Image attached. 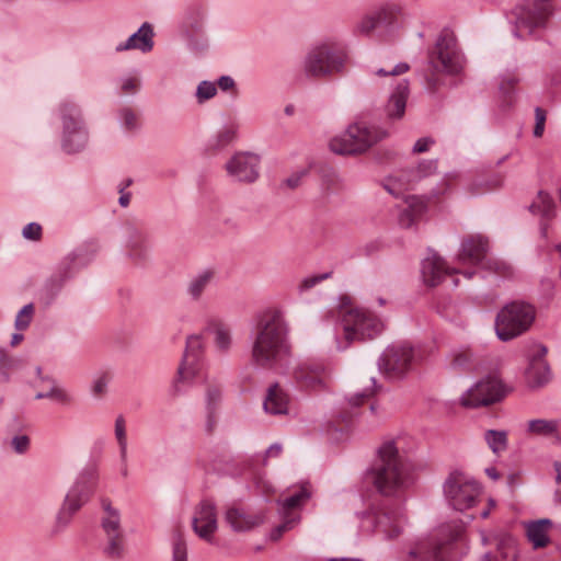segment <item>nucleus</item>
Segmentation results:
<instances>
[{"instance_id": "42", "label": "nucleus", "mask_w": 561, "mask_h": 561, "mask_svg": "<svg viewBox=\"0 0 561 561\" xmlns=\"http://www.w3.org/2000/svg\"><path fill=\"white\" fill-rule=\"evenodd\" d=\"M484 438L494 454H499L507 447V433L505 431L489 430L485 432Z\"/></svg>"}, {"instance_id": "61", "label": "nucleus", "mask_w": 561, "mask_h": 561, "mask_svg": "<svg viewBox=\"0 0 561 561\" xmlns=\"http://www.w3.org/2000/svg\"><path fill=\"white\" fill-rule=\"evenodd\" d=\"M107 383H108V378L106 375H100L94 381H93V385H92V393L95 396V397H101L103 396L105 392H106V388H107Z\"/></svg>"}, {"instance_id": "27", "label": "nucleus", "mask_w": 561, "mask_h": 561, "mask_svg": "<svg viewBox=\"0 0 561 561\" xmlns=\"http://www.w3.org/2000/svg\"><path fill=\"white\" fill-rule=\"evenodd\" d=\"M153 28L148 22L142 23L137 32L131 34L126 42L116 46V51L138 49L142 53H149L153 48Z\"/></svg>"}, {"instance_id": "45", "label": "nucleus", "mask_w": 561, "mask_h": 561, "mask_svg": "<svg viewBox=\"0 0 561 561\" xmlns=\"http://www.w3.org/2000/svg\"><path fill=\"white\" fill-rule=\"evenodd\" d=\"M310 497V492L306 488H301L298 492L287 496L282 502V510L284 512L299 507Z\"/></svg>"}, {"instance_id": "36", "label": "nucleus", "mask_w": 561, "mask_h": 561, "mask_svg": "<svg viewBox=\"0 0 561 561\" xmlns=\"http://www.w3.org/2000/svg\"><path fill=\"white\" fill-rule=\"evenodd\" d=\"M534 215H539L542 220H551L556 216V203L547 192L539 191L537 197L529 206Z\"/></svg>"}, {"instance_id": "49", "label": "nucleus", "mask_w": 561, "mask_h": 561, "mask_svg": "<svg viewBox=\"0 0 561 561\" xmlns=\"http://www.w3.org/2000/svg\"><path fill=\"white\" fill-rule=\"evenodd\" d=\"M234 138H236V131L230 128H225L217 134V136L215 138V142L211 144V147L215 150H220V149L225 148L226 146H228L229 144H231Z\"/></svg>"}, {"instance_id": "1", "label": "nucleus", "mask_w": 561, "mask_h": 561, "mask_svg": "<svg viewBox=\"0 0 561 561\" xmlns=\"http://www.w3.org/2000/svg\"><path fill=\"white\" fill-rule=\"evenodd\" d=\"M290 355L289 325L279 310L260 314L251 331V360L263 369L283 365Z\"/></svg>"}, {"instance_id": "8", "label": "nucleus", "mask_w": 561, "mask_h": 561, "mask_svg": "<svg viewBox=\"0 0 561 561\" xmlns=\"http://www.w3.org/2000/svg\"><path fill=\"white\" fill-rule=\"evenodd\" d=\"M386 136L385 130L375 126L354 124L344 134L330 141V149L339 154H357L366 151Z\"/></svg>"}, {"instance_id": "59", "label": "nucleus", "mask_w": 561, "mask_h": 561, "mask_svg": "<svg viewBox=\"0 0 561 561\" xmlns=\"http://www.w3.org/2000/svg\"><path fill=\"white\" fill-rule=\"evenodd\" d=\"M41 234L42 227L37 222H30L22 230V236L28 240L36 241L41 238Z\"/></svg>"}, {"instance_id": "47", "label": "nucleus", "mask_w": 561, "mask_h": 561, "mask_svg": "<svg viewBox=\"0 0 561 561\" xmlns=\"http://www.w3.org/2000/svg\"><path fill=\"white\" fill-rule=\"evenodd\" d=\"M217 93L216 84L211 81L204 80L199 82L196 89V98L198 103H204L205 101L210 100Z\"/></svg>"}, {"instance_id": "60", "label": "nucleus", "mask_w": 561, "mask_h": 561, "mask_svg": "<svg viewBox=\"0 0 561 561\" xmlns=\"http://www.w3.org/2000/svg\"><path fill=\"white\" fill-rule=\"evenodd\" d=\"M409 69H410V66L407 62H399L391 70H386L383 68H379L378 70H376L375 73L380 77L399 76V75L407 72Z\"/></svg>"}, {"instance_id": "16", "label": "nucleus", "mask_w": 561, "mask_h": 561, "mask_svg": "<svg viewBox=\"0 0 561 561\" xmlns=\"http://www.w3.org/2000/svg\"><path fill=\"white\" fill-rule=\"evenodd\" d=\"M505 396V389L501 380L488 377L478 381L461 397V404L466 408L488 407Z\"/></svg>"}, {"instance_id": "25", "label": "nucleus", "mask_w": 561, "mask_h": 561, "mask_svg": "<svg viewBox=\"0 0 561 561\" xmlns=\"http://www.w3.org/2000/svg\"><path fill=\"white\" fill-rule=\"evenodd\" d=\"M290 397L278 383L268 386L263 401V409L267 414L287 415L289 413Z\"/></svg>"}, {"instance_id": "48", "label": "nucleus", "mask_w": 561, "mask_h": 561, "mask_svg": "<svg viewBox=\"0 0 561 561\" xmlns=\"http://www.w3.org/2000/svg\"><path fill=\"white\" fill-rule=\"evenodd\" d=\"M383 188L390 193L391 195L398 197L400 194L405 191L404 184H403V178L401 175L397 176H389L386 179V181L382 184Z\"/></svg>"}, {"instance_id": "31", "label": "nucleus", "mask_w": 561, "mask_h": 561, "mask_svg": "<svg viewBox=\"0 0 561 561\" xmlns=\"http://www.w3.org/2000/svg\"><path fill=\"white\" fill-rule=\"evenodd\" d=\"M407 208L399 216V224L403 228H410L427 210V203L423 197L410 195L405 199Z\"/></svg>"}, {"instance_id": "4", "label": "nucleus", "mask_w": 561, "mask_h": 561, "mask_svg": "<svg viewBox=\"0 0 561 561\" xmlns=\"http://www.w3.org/2000/svg\"><path fill=\"white\" fill-rule=\"evenodd\" d=\"M461 68V55L457 50L454 37L447 33L440 34L428 56L426 89L435 92L442 84L440 73L456 75Z\"/></svg>"}, {"instance_id": "54", "label": "nucleus", "mask_w": 561, "mask_h": 561, "mask_svg": "<svg viewBox=\"0 0 561 561\" xmlns=\"http://www.w3.org/2000/svg\"><path fill=\"white\" fill-rule=\"evenodd\" d=\"M370 382L373 383V388H366L362 392L355 393L351 399H348L350 408L359 407L365 399H368L375 393L376 379L374 377L370 378Z\"/></svg>"}, {"instance_id": "21", "label": "nucleus", "mask_w": 561, "mask_h": 561, "mask_svg": "<svg viewBox=\"0 0 561 561\" xmlns=\"http://www.w3.org/2000/svg\"><path fill=\"white\" fill-rule=\"evenodd\" d=\"M192 527L199 538L211 542L218 528L216 505L213 501L204 499L198 503L192 518Z\"/></svg>"}, {"instance_id": "40", "label": "nucleus", "mask_w": 561, "mask_h": 561, "mask_svg": "<svg viewBox=\"0 0 561 561\" xmlns=\"http://www.w3.org/2000/svg\"><path fill=\"white\" fill-rule=\"evenodd\" d=\"M214 342L217 350L221 353H227L231 345L232 339L229 328L224 323H215L213 325Z\"/></svg>"}, {"instance_id": "18", "label": "nucleus", "mask_w": 561, "mask_h": 561, "mask_svg": "<svg viewBox=\"0 0 561 561\" xmlns=\"http://www.w3.org/2000/svg\"><path fill=\"white\" fill-rule=\"evenodd\" d=\"M203 341L201 335H191L186 340V348L183 360L178 368V378L171 387L172 396L181 392L179 383L192 378L196 373V366L202 357Z\"/></svg>"}, {"instance_id": "62", "label": "nucleus", "mask_w": 561, "mask_h": 561, "mask_svg": "<svg viewBox=\"0 0 561 561\" xmlns=\"http://www.w3.org/2000/svg\"><path fill=\"white\" fill-rule=\"evenodd\" d=\"M308 174V170L307 169H304V170H300L294 174H291L290 176H288L286 180H285V184L287 187L291 188V190H295L297 188L301 182H302V179Z\"/></svg>"}, {"instance_id": "53", "label": "nucleus", "mask_w": 561, "mask_h": 561, "mask_svg": "<svg viewBox=\"0 0 561 561\" xmlns=\"http://www.w3.org/2000/svg\"><path fill=\"white\" fill-rule=\"evenodd\" d=\"M121 121L125 129L135 130L138 128L137 116L130 107H124L119 111Z\"/></svg>"}, {"instance_id": "13", "label": "nucleus", "mask_w": 561, "mask_h": 561, "mask_svg": "<svg viewBox=\"0 0 561 561\" xmlns=\"http://www.w3.org/2000/svg\"><path fill=\"white\" fill-rule=\"evenodd\" d=\"M375 531L386 539L397 538L405 524V516L398 502L383 500L370 506Z\"/></svg>"}, {"instance_id": "43", "label": "nucleus", "mask_w": 561, "mask_h": 561, "mask_svg": "<svg viewBox=\"0 0 561 561\" xmlns=\"http://www.w3.org/2000/svg\"><path fill=\"white\" fill-rule=\"evenodd\" d=\"M115 437L119 447L121 461L125 463L127 457V436L126 423L123 415H118L115 420Z\"/></svg>"}, {"instance_id": "12", "label": "nucleus", "mask_w": 561, "mask_h": 561, "mask_svg": "<svg viewBox=\"0 0 561 561\" xmlns=\"http://www.w3.org/2000/svg\"><path fill=\"white\" fill-rule=\"evenodd\" d=\"M96 480L98 473L94 468H87L79 474L75 484L67 493L62 507L57 515L58 525L65 527L69 524L72 515L90 499Z\"/></svg>"}, {"instance_id": "2", "label": "nucleus", "mask_w": 561, "mask_h": 561, "mask_svg": "<svg viewBox=\"0 0 561 561\" xmlns=\"http://www.w3.org/2000/svg\"><path fill=\"white\" fill-rule=\"evenodd\" d=\"M367 479L382 496H397L412 483L411 465L400 455L393 440L385 442L367 472Z\"/></svg>"}, {"instance_id": "20", "label": "nucleus", "mask_w": 561, "mask_h": 561, "mask_svg": "<svg viewBox=\"0 0 561 561\" xmlns=\"http://www.w3.org/2000/svg\"><path fill=\"white\" fill-rule=\"evenodd\" d=\"M260 158L251 152H238L226 163L228 174L238 182L253 183L259 178Z\"/></svg>"}, {"instance_id": "14", "label": "nucleus", "mask_w": 561, "mask_h": 561, "mask_svg": "<svg viewBox=\"0 0 561 561\" xmlns=\"http://www.w3.org/2000/svg\"><path fill=\"white\" fill-rule=\"evenodd\" d=\"M415 359L413 347L393 344L385 350L378 359V367L389 378H400L411 368Z\"/></svg>"}, {"instance_id": "6", "label": "nucleus", "mask_w": 561, "mask_h": 561, "mask_svg": "<svg viewBox=\"0 0 561 561\" xmlns=\"http://www.w3.org/2000/svg\"><path fill=\"white\" fill-rule=\"evenodd\" d=\"M59 116L62 125L61 147L67 153H77L88 144L89 135L80 106L71 101L59 105Z\"/></svg>"}, {"instance_id": "64", "label": "nucleus", "mask_w": 561, "mask_h": 561, "mask_svg": "<svg viewBox=\"0 0 561 561\" xmlns=\"http://www.w3.org/2000/svg\"><path fill=\"white\" fill-rule=\"evenodd\" d=\"M140 87V81L137 78H126L123 80L122 83V91L124 93H134L136 92Z\"/></svg>"}, {"instance_id": "10", "label": "nucleus", "mask_w": 561, "mask_h": 561, "mask_svg": "<svg viewBox=\"0 0 561 561\" xmlns=\"http://www.w3.org/2000/svg\"><path fill=\"white\" fill-rule=\"evenodd\" d=\"M552 14L551 0H525L513 10L514 36L523 38V32L531 35L537 28H545Z\"/></svg>"}, {"instance_id": "44", "label": "nucleus", "mask_w": 561, "mask_h": 561, "mask_svg": "<svg viewBox=\"0 0 561 561\" xmlns=\"http://www.w3.org/2000/svg\"><path fill=\"white\" fill-rule=\"evenodd\" d=\"M35 313V307L32 302L25 305L16 314L14 320V328L18 331H24L26 330L34 317Z\"/></svg>"}, {"instance_id": "51", "label": "nucleus", "mask_w": 561, "mask_h": 561, "mask_svg": "<svg viewBox=\"0 0 561 561\" xmlns=\"http://www.w3.org/2000/svg\"><path fill=\"white\" fill-rule=\"evenodd\" d=\"M375 31H378V28L375 23L374 14L363 18L355 27V33L358 35L369 36Z\"/></svg>"}, {"instance_id": "24", "label": "nucleus", "mask_w": 561, "mask_h": 561, "mask_svg": "<svg viewBox=\"0 0 561 561\" xmlns=\"http://www.w3.org/2000/svg\"><path fill=\"white\" fill-rule=\"evenodd\" d=\"M125 231L127 237L126 250L128 257L137 264L145 263L149 257L146 233L133 224H128Z\"/></svg>"}, {"instance_id": "17", "label": "nucleus", "mask_w": 561, "mask_h": 561, "mask_svg": "<svg viewBox=\"0 0 561 561\" xmlns=\"http://www.w3.org/2000/svg\"><path fill=\"white\" fill-rule=\"evenodd\" d=\"M294 380L301 390H325L329 387L330 370L322 363H302L294 370Z\"/></svg>"}, {"instance_id": "15", "label": "nucleus", "mask_w": 561, "mask_h": 561, "mask_svg": "<svg viewBox=\"0 0 561 561\" xmlns=\"http://www.w3.org/2000/svg\"><path fill=\"white\" fill-rule=\"evenodd\" d=\"M101 504L105 513V516L101 520V526L107 539L104 552L110 558L119 559L123 557L124 552V536L121 526L119 512L112 506L108 499H102Z\"/></svg>"}, {"instance_id": "37", "label": "nucleus", "mask_w": 561, "mask_h": 561, "mask_svg": "<svg viewBox=\"0 0 561 561\" xmlns=\"http://www.w3.org/2000/svg\"><path fill=\"white\" fill-rule=\"evenodd\" d=\"M399 9L397 7L381 8L374 13L375 23L381 33H390L398 26Z\"/></svg>"}, {"instance_id": "29", "label": "nucleus", "mask_w": 561, "mask_h": 561, "mask_svg": "<svg viewBox=\"0 0 561 561\" xmlns=\"http://www.w3.org/2000/svg\"><path fill=\"white\" fill-rule=\"evenodd\" d=\"M225 519L234 531H248L262 523L260 516L248 514L236 506L226 511Z\"/></svg>"}, {"instance_id": "9", "label": "nucleus", "mask_w": 561, "mask_h": 561, "mask_svg": "<svg viewBox=\"0 0 561 561\" xmlns=\"http://www.w3.org/2000/svg\"><path fill=\"white\" fill-rule=\"evenodd\" d=\"M480 491V484L460 470L451 471L443 484L446 501L455 511L459 512L473 507Z\"/></svg>"}, {"instance_id": "23", "label": "nucleus", "mask_w": 561, "mask_h": 561, "mask_svg": "<svg viewBox=\"0 0 561 561\" xmlns=\"http://www.w3.org/2000/svg\"><path fill=\"white\" fill-rule=\"evenodd\" d=\"M451 274H458V270L447 267L445 261L436 253H432L422 261L421 275L428 287L439 285L447 275Z\"/></svg>"}, {"instance_id": "19", "label": "nucleus", "mask_w": 561, "mask_h": 561, "mask_svg": "<svg viewBox=\"0 0 561 561\" xmlns=\"http://www.w3.org/2000/svg\"><path fill=\"white\" fill-rule=\"evenodd\" d=\"M316 169L320 179L321 194L312 201V207L314 210L322 211L329 205L331 196L344 190V184L333 167L320 163Z\"/></svg>"}, {"instance_id": "30", "label": "nucleus", "mask_w": 561, "mask_h": 561, "mask_svg": "<svg viewBox=\"0 0 561 561\" xmlns=\"http://www.w3.org/2000/svg\"><path fill=\"white\" fill-rule=\"evenodd\" d=\"M214 279V270L204 268L199 271L188 279L185 287L186 295L190 297L192 301H199L203 297L204 291L213 283Z\"/></svg>"}, {"instance_id": "32", "label": "nucleus", "mask_w": 561, "mask_h": 561, "mask_svg": "<svg viewBox=\"0 0 561 561\" xmlns=\"http://www.w3.org/2000/svg\"><path fill=\"white\" fill-rule=\"evenodd\" d=\"M436 171V160H424L416 168L403 170L400 175L403 178L404 188L414 190L421 180L435 174Z\"/></svg>"}, {"instance_id": "55", "label": "nucleus", "mask_w": 561, "mask_h": 561, "mask_svg": "<svg viewBox=\"0 0 561 561\" xmlns=\"http://www.w3.org/2000/svg\"><path fill=\"white\" fill-rule=\"evenodd\" d=\"M472 353L469 351L458 352L454 355L451 366L454 368H468L472 363Z\"/></svg>"}, {"instance_id": "33", "label": "nucleus", "mask_w": 561, "mask_h": 561, "mask_svg": "<svg viewBox=\"0 0 561 561\" xmlns=\"http://www.w3.org/2000/svg\"><path fill=\"white\" fill-rule=\"evenodd\" d=\"M526 382L529 388L538 389L546 386L552 378L550 366L547 362H529L526 369Z\"/></svg>"}, {"instance_id": "22", "label": "nucleus", "mask_w": 561, "mask_h": 561, "mask_svg": "<svg viewBox=\"0 0 561 561\" xmlns=\"http://www.w3.org/2000/svg\"><path fill=\"white\" fill-rule=\"evenodd\" d=\"M489 241L486 238L477 234L466 237L460 245L458 261L461 263H471L481 265L488 257Z\"/></svg>"}, {"instance_id": "52", "label": "nucleus", "mask_w": 561, "mask_h": 561, "mask_svg": "<svg viewBox=\"0 0 561 561\" xmlns=\"http://www.w3.org/2000/svg\"><path fill=\"white\" fill-rule=\"evenodd\" d=\"M31 440L30 437L25 434L15 435L12 437L10 442L11 448L18 455H24L30 449Z\"/></svg>"}, {"instance_id": "34", "label": "nucleus", "mask_w": 561, "mask_h": 561, "mask_svg": "<svg viewBox=\"0 0 561 561\" xmlns=\"http://www.w3.org/2000/svg\"><path fill=\"white\" fill-rule=\"evenodd\" d=\"M517 548L511 537H505L496 542L493 551L484 553L482 561H516Z\"/></svg>"}, {"instance_id": "5", "label": "nucleus", "mask_w": 561, "mask_h": 561, "mask_svg": "<svg viewBox=\"0 0 561 561\" xmlns=\"http://www.w3.org/2000/svg\"><path fill=\"white\" fill-rule=\"evenodd\" d=\"M535 308L524 301L505 305L495 319L496 335L501 341L513 340L526 332L535 320Z\"/></svg>"}, {"instance_id": "63", "label": "nucleus", "mask_w": 561, "mask_h": 561, "mask_svg": "<svg viewBox=\"0 0 561 561\" xmlns=\"http://www.w3.org/2000/svg\"><path fill=\"white\" fill-rule=\"evenodd\" d=\"M433 144H434V139L432 137L420 138L414 144L412 151H413V153L426 152Z\"/></svg>"}, {"instance_id": "56", "label": "nucleus", "mask_w": 561, "mask_h": 561, "mask_svg": "<svg viewBox=\"0 0 561 561\" xmlns=\"http://www.w3.org/2000/svg\"><path fill=\"white\" fill-rule=\"evenodd\" d=\"M173 561H187L186 545L181 536L173 542Z\"/></svg>"}, {"instance_id": "58", "label": "nucleus", "mask_w": 561, "mask_h": 561, "mask_svg": "<svg viewBox=\"0 0 561 561\" xmlns=\"http://www.w3.org/2000/svg\"><path fill=\"white\" fill-rule=\"evenodd\" d=\"M332 273L331 272H328V273H323V274H319V275H313V276H310V277H306L301 284H300V289L301 290H308V289H311L312 287H314L316 285H318L320 282L331 277Z\"/></svg>"}, {"instance_id": "7", "label": "nucleus", "mask_w": 561, "mask_h": 561, "mask_svg": "<svg viewBox=\"0 0 561 561\" xmlns=\"http://www.w3.org/2000/svg\"><path fill=\"white\" fill-rule=\"evenodd\" d=\"M346 54L334 45L322 44L312 48L304 62L308 78L321 79L342 73L345 67Z\"/></svg>"}, {"instance_id": "3", "label": "nucleus", "mask_w": 561, "mask_h": 561, "mask_svg": "<svg viewBox=\"0 0 561 561\" xmlns=\"http://www.w3.org/2000/svg\"><path fill=\"white\" fill-rule=\"evenodd\" d=\"M463 525L457 522L442 524L424 541L409 552L411 561H459L463 554Z\"/></svg>"}, {"instance_id": "26", "label": "nucleus", "mask_w": 561, "mask_h": 561, "mask_svg": "<svg viewBox=\"0 0 561 561\" xmlns=\"http://www.w3.org/2000/svg\"><path fill=\"white\" fill-rule=\"evenodd\" d=\"M409 93V81L405 79L400 80L385 105V113L389 119H400L403 117Z\"/></svg>"}, {"instance_id": "46", "label": "nucleus", "mask_w": 561, "mask_h": 561, "mask_svg": "<svg viewBox=\"0 0 561 561\" xmlns=\"http://www.w3.org/2000/svg\"><path fill=\"white\" fill-rule=\"evenodd\" d=\"M22 366V358L11 356L3 366H0V381L9 382L11 373L19 370Z\"/></svg>"}, {"instance_id": "50", "label": "nucleus", "mask_w": 561, "mask_h": 561, "mask_svg": "<svg viewBox=\"0 0 561 561\" xmlns=\"http://www.w3.org/2000/svg\"><path fill=\"white\" fill-rule=\"evenodd\" d=\"M221 400V389L217 385H208L206 389V409L217 410Z\"/></svg>"}, {"instance_id": "41", "label": "nucleus", "mask_w": 561, "mask_h": 561, "mask_svg": "<svg viewBox=\"0 0 561 561\" xmlns=\"http://www.w3.org/2000/svg\"><path fill=\"white\" fill-rule=\"evenodd\" d=\"M35 399L36 400L50 399V400H55L56 402H58L62 405H68L73 401L72 396L67 390H65L61 387H58L57 385H55V386L51 385L49 390L46 392H37L35 394Z\"/></svg>"}, {"instance_id": "38", "label": "nucleus", "mask_w": 561, "mask_h": 561, "mask_svg": "<svg viewBox=\"0 0 561 561\" xmlns=\"http://www.w3.org/2000/svg\"><path fill=\"white\" fill-rule=\"evenodd\" d=\"M558 428L559 421L557 420L535 419L530 420L527 424V431L529 433L545 437L556 436L557 440L561 442L558 435Z\"/></svg>"}, {"instance_id": "35", "label": "nucleus", "mask_w": 561, "mask_h": 561, "mask_svg": "<svg viewBox=\"0 0 561 561\" xmlns=\"http://www.w3.org/2000/svg\"><path fill=\"white\" fill-rule=\"evenodd\" d=\"M78 256L79 255L77 253H72L67 256L66 260L61 262L58 272L48 279L46 286L53 295L57 294L64 283L72 277V265L77 261Z\"/></svg>"}, {"instance_id": "28", "label": "nucleus", "mask_w": 561, "mask_h": 561, "mask_svg": "<svg viewBox=\"0 0 561 561\" xmlns=\"http://www.w3.org/2000/svg\"><path fill=\"white\" fill-rule=\"evenodd\" d=\"M553 523L549 518H540L525 523L526 537L534 549H541L550 542L549 529Z\"/></svg>"}, {"instance_id": "57", "label": "nucleus", "mask_w": 561, "mask_h": 561, "mask_svg": "<svg viewBox=\"0 0 561 561\" xmlns=\"http://www.w3.org/2000/svg\"><path fill=\"white\" fill-rule=\"evenodd\" d=\"M535 118L536 124L534 128V136L535 137H541L545 130V123H546V111L541 107L535 108Z\"/></svg>"}, {"instance_id": "39", "label": "nucleus", "mask_w": 561, "mask_h": 561, "mask_svg": "<svg viewBox=\"0 0 561 561\" xmlns=\"http://www.w3.org/2000/svg\"><path fill=\"white\" fill-rule=\"evenodd\" d=\"M481 268L488 271L491 274L503 277V278H508L514 273L513 266L510 263H507L501 259L491 257V256H488L485 259V261L481 265Z\"/></svg>"}, {"instance_id": "11", "label": "nucleus", "mask_w": 561, "mask_h": 561, "mask_svg": "<svg viewBox=\"0 0 561 561\" xmlns=\"http://www.w3.org/2000/svg\"><path fill=\"white\" fill-rule=\"evenodd\" d=\"M342 324L344 337L348 344L354 341L373 340L385 329L383 322L376 314L358 308L344 311Z\"/></svg>"}]
</instances>
